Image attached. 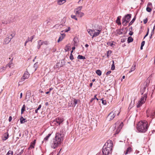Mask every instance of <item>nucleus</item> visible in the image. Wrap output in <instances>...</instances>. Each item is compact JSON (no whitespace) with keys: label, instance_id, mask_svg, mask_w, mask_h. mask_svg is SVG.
<instances>
[{"label":"nucleus","instance_id":"obj_38","mask_svg":"<svg viewBox=\"0 0 155 155\" xmlns=\"http://www.w3.org/2000/svg\"><path fill=\"white\" fill-rule=\"evenodd\" d=\"M114 42H111L110 41L108 42L107 43V45H110L111 47H113V45H114V44H113V43Z\"/></svg>","mask_w":155,"mask_h":155},{"label":"nucleus","instance_id":"obj_52","mask_svg":"<svg viewBox=\"0 0 155 155\" xmlns=\"http://www.w3.org/2000/svg\"><path fill=\"white\" fill-rule=\"evenodd\" d=\"M152 6V3L150 2H149L148 3L147 7H150Z\"/></svg>","mask_w":155,"mask_h":155},{"label":"nucleus","instance_id":"obj_1","mask_svg":"<svg viewBox=\"0 0 155 155\" xmlns=\"http://www.w3.org/2000/svg\"><path fill=\"white\" fill-rule=\"evenodd\" d=\"M113 142L111 140H108L104 146L102 148V153L104 155H107L111 153L113 147Z\"/></svg>","mask_w":155,"mask_h":155},{"label":"nucleus","instance_id":"obj_23","mask_svg":"<svg viewBox=\"0 0 155 155\" xmlns=\"http://www.w3.org/2000/svg\"><path fill=\"white\" fill-rule=\"evenodd\" d=\"M63 26V25L62 24H57L54 26L53 28H55L58 29L59 28H61Z\"/></svg>","mask_w":155,"mask_h":155},{"label":"nucleus","instance_id":"obj_54","mask_svg":"<svg viewBox=\"0 0 155 155\" xmlns=\"http://www.w3.org/2000/svg\"><path fill=\"white\" fill-rule=\"evenodd\" d=\"M145 42L144 41H142V42L141 43V45L142 46H143L145 44Z\"/></svg>","mask_w":155,"mask_h":155},{"label":"nucleus","instance_id":"obj_63","mask_svg":"<svg viewBox=\"0 0 155 155\" xmlns=\"http://www.w3.org/2000/svg\"><path fill=\"white\" fill-rule=\"evenodd\" d=\"M70 28L69 27L68 28V30H65V31L66 32H68V31H70Z\"/></svg>","mask_w":155,"mask_h":155},{"label":"nucleus","instance_id":"obj_57","mask_svg":"<svg viewBox=\"0 0 155 155\" xmlns=\"http://www.w3.org/2000/svg\"><path fill=\"white\" fill-rule=\"evenodd\" d=\"M147 22V18L143 20V23L144 24H146Z\"/></svg>","mask_w":155,"mask_h":155},{"label":"nucleus","instance_id":"obj_9","mask_svg":"<svg viewBox=\"0 0 155 155\" xmlns=\"http://www.w3.org/2000/svg\"><path fill=\"white\" fill-rule=\"evenodd\" d=\"M29 76V74L27 71H25L23 74V76L21 77V80L24 81L25 79L28 78Z\"/></svg>","mask_w":155,"mask_h":155},{"label":"nucleus","instance_id":"obj_33","mask_svg":"<svg viewBox=\"0 0 155 155\" xmlns=\"http://www.w3.org/2000/svg\"><path fill=\"white\" fill-rule=\"evenodd\" d=\"M82 8V6H79L74 9V12H76L77 11H81Z\"/></svg>","mask_w":155,"mask_h":155},{"label":"nucleus","instance_id":"obj_58","mask_svg":"<svg viewBox=\"0 0 155 155\" xmlns=\"http://www.w3.org/2000/svg\"><path fill=\"white\" fill-rule=\"evenodd\" d=\"M50 19H48L45 22L47 24H48L50 22Z\"/></svg>","mask_w":155,"mask_h":155},{"label":"nucleus","instance_id":"obj_34","mask_svg":"<svg viewBox=\"0 0 155 155\" xmlns=\"http://www.w3.org/2000/svg\"><path fill=\"white\" fill-rule=\"evenodd\" d=\"M136 16H135L134 18L130 22L129 24V26H130L132 25V24L134 22V21L136 19Z\"/></svg>","mask_w":155,"mask_h":155},{"label":"nucleus","instance_id":"obj_26","mask_svg":"<svg viewBox=\"0 0 155 155\" xmlns=\"http://www.w3.org/2000/svg\"><path fill=\"white\" fill-rule=\"evenodd\" d=\"M51 135V134H48L47 136H46L44 138V140L42 141V142L43 143L44 141H47L48 140V139L49 137Z\"/></svg>","mask_w":155,"mask_h":155},{"label":"nucleus","instance_id":"obj_7","mask_svg":"<svg viewBox=\"0 0 155 155\" xmlns=\"http://www.w3.org/2000/svg\"><path fill=\"white\" fill-rule=\"evenodd\" d=\"M147 117H150V118H153L155 116V110L154 111H152L150 113L148 112V110H147Z\"/></svg>","mask_w":155,"mask_h":155},{"label":"nucleus","instance_id":"obj_15","mask_svg":"<svg viewBox=\"0 0 155 155\" xmlns=\"http://www.w3.org/2000/svg\"><path fill=\"white\" fill-rule=\"evenodd\" d=\"M35 37V35H33L31 37V40H30V38L29 37H28V38L27 40H26V41L25 42V46L26 45V44L28 42V41H31L32 42V40L33 39L34 37Z\"/></svg>","mask_w":155,"mask_h":155},{"label":"nucleus","instance_id":"obj_56","mask_svg":"<svg viewBox=\"0 0 155 155\" xmlns=\"http://www.w3.org/2000/svg\"><path fill=\"white\" fill-rule=\"evenodd\" d=\"M97 95L95 94L94 96V97L93 98L94 99H96L97 101L98 100V99L97 98L96 96Z\"/></svg>","mask_w":155,"mask_h":155},{"label":"nucleus","instance_id":"obj_22","mask_svg":"<svg viewBox=\"0 0 155 155\" xmlns=\"http://www.w3.org/2000/svg\"><path fill=\"white\" fill-rule=\"evenodd\" d=\"M8 133H6L5 134L4 136V138H2V140H5L8 138Z\"/></svg>","mask_w":155,"mask_h":155},{"label":"nucleus","instance_id":"obj_62","mask_svg":"<svg viewBox=\"0 0 155 155\" xmlns=\"http://www.w3.org/2000/svg\"><path fill=\"white\" fill-rule=\"evenodd\" d=\"M111 72V71H109L108 72H107L106 73L107 75H108L110 74Z\"/></svg>","mask_w":155,"mask_h":155},{"label":"nucleus","instance_id":"obj_45","mask_svg":"<svg viewBox=\"0 0 155 155\" xmlns=\"http://www.w3.org/2000/svg\"><path fill=\"white\" fill-rule=\"evenodd\" d=\"M71 17L72 18L75 19L76 20H77L78 19L76 18V16L75 15H71Z\"/></svg>","mask_w":155,"mask_h":155},{"label":"nucleus","instance_id":"obj_42","mask_svg":"<svg viewBox=\"0 0 155 155\" xmlns=\"http://www.w3.org/2000/svg\"><path fill=\"white\" fill-rule=\"evenodd\" d=\"M134 104V101L132 103V101H131L130 104L129 105V108L130 107V108L132 107H133V105Z\"/></svg>","mask_w":155,"mask_h":155},{"label":"nucleus","instance_id":"obj_13","mask_svg":"<svg viewBox=\"0 0 155 155\" xmlns=\"http://www.w3.org/2000/svg\"><path fill=\"white\" fill-rule=\"evenodd\" d=\"M11 39L9 38V36L8 35V37L5 39L3 41L4 44H7L11 41Z\"/></svg>","mask_w":155,"mask_h":155},{"label":"nucleus","instance_id":"obj_37","mask_svg":"<svg viewBox=\"0 0 155 155\" xmlns=\"http://www.w3.org/2000/svg\"><path fill=\"white\" fill-rule=\"evenodd\" d=\"M13 152L11 150H9L7 152L6 155H13Z\"/></svg>","mask_w":155,"mask_h":155},{"label":"nucleus","instance_id":"obj_24","mask_svg":"<svg viewBox=\"0 0 155 155\" xmlns=\"http://www.w3.org/2000/svg\"><path fill=\"white\" fill-rule=\"evenodd\" d=\"M12 60L13 59H12L11 60L9 61L8 63L5 66L6 68L7 67H8L9 68H10L12 67V65L13 64L12 63Z\"/></svg>","mask_w":155,"mask_h":155},{"label":"nucleus","instance_id":"obj_50","mask_svg":"<svg viewBox=\"0 0 155 155\" xmlns=\"http://www.w3.org/2000/svg\"><path fill=\"white\" fill-rule=\"evenodd\" d=\"M35 145V143H33L30 146V147L31 148H34Z\"/></svg>","mask_w":155,"mask_h":155},{"label":"nucleus","instance_id":"obj_49","mask_svg":"<svg viewBox=\"0 0 155 155\" xmlns=\"http://www.w3.org/2000/svg\"><path fill=\"white\" fill-rule=\"evenodd\" d=\"M102 100V103L104 105H106V102L105 100H103L102 99H101Z\"/></svg>","mask_w":155,"mask_h":155},{"label":"nucleus","instance_id":"obj_27","mask_svg":"<svg viewBox=\"0 0 155 155\" xmlns=\"http://www.w3.org/2000/svg\"><path fill=\"white\" fill-rule=\"evenodd\" d=\"M10 23L8 20H5L2 21V23L4 25H7Z\"/></svg>","mask_w":155,"mask_h":155},{"label":"nucleus","instance_id":"obj_36","mask_svg":"<svg viewBox=\"0 0 155 155\" xmlns=\"http://www.w3.org/2000/svg\"><path fill=\"white\" fill-rule=\"evenodd\" d=\"M96 73L99 76H101V71L100 70H97L96 71Z\"/></svg>","mask_w":155,"mask_h":155},{"label":"nucleus","instance_id":"obj_6","mask_svg":"<svg viewBox=\"0 0 155 155\" xmlns=\"http://www.w3.org/2000/svg\"><path fill=\"white\" fill-rule=\"evenodd\" d=\"M96 30V31H94V34L93 35V37H92V38H93L94 37L97 36L100 33L101 31L102 30V28H99L97 30Z\"/></svg>","mask_w":155,"mask_h":155},{"label":"nucleus","instance_id":"obj_44","mask_svg":"<svg viewBox=\"0 0 155 155\" xmlns=\"http://www.w3.org/2000/svg\"><path fill=\"white\" fill-rule=\"evenodd\" d=\"M143 104V103H142L140 102L139 101L137 105V107H139L140 106L142 105Z\"/></svg>","mask_w":155,"mask_h":155},{"label":"nucleus","instance_id":"obj_55","mask_svg":"<svg viewBox=\"0 0 155 155\" xmlns=\"http://www.w3.org/2000/svg\"><path fill=\"white\" fill-rule=\"evenodd\" d=\"M41 104H40L39 105L38 108L36 109V110H39L41 107Z\"/></svg>","mask_w":155,"mask_h":155},{"label":"nucleus","instance_id":"obj_41","mask_svg":"<svg viewBox=\"0 0 155 155\" xmlns=\"http://www.w3.org/2000/svg\"><path fill=\"white\" fill-rule=\"evenodd\" d=\"M15 33L11 34L9 36L11 40L15 36Z\"/></svg>","mask_w":155,"mask_h":155},{"label":"nucleus","instance_id":"obj_61","mask_svg":"<svg viewBox=\"0 0 155 155\" xmlns=\"http://www.w3.org/2000/svg\"><path fill=\"white\" fill-rule=\"evenodd\" d=\"M124 20V21H125V22L127 24V23H128L129 21V20H125V19H123Z\"/></svg>","mask_w":155,"mask_h":155},{"label":"nucleus","instance_id":"obj_25","mask_svg":"<svg viewBox=\"0 0 155 155\" xmlns=\"http://www.w3.org/2000/svg\"><path fill=\"white\" fill-rule=\"evenodd\" d=\"M47 41H42V40H39L38 41V45H39L41 46V45H43V43H47Z\"/></svg>","mask_w":155,"mask_h":155},{"label":"nucleus","instance_id":"obj_43","mask_svg":"<svg viewBox=\"0 0 155 155\" xmlns=\"http://www.w3.org/2000/svg\"><path fill=\"white\" fill-rule=\"evenodd\" d=\"M73 105L74 106H75L77 104V101L76 99H74V100L73 101Z\"/></svg>","mask_w":155,"mask_h":155},{"label":"nucleus","instance_id":"obj_11","mask_svg":"<svg viewBox=\"0 0 155 155\" xmlns=\"http://www.w3.org/2000/svg\"><path fill=\"white\" fill-rule=\"evenodd\" d=\"M147 87V84H144L142 86L140 90V92L141 94H143L145 91Z\"/></svg>","mask_w":155,"mask_h":155},{"label":"nucleus","instance_id":"obj_64","mask_svg":"<svg viewBox=\"0 0 155 155\" xmlns=\"http://www.w3.org/2000/svg\"><path fill=\"white\" fill-rule=\"evenodd\" d=\"M94 99L93 98H92L91 99L90 101V103H91L93 102V101H94Z\"/></svg>","mask_w":155,"mask_h":155},{"label":"nucleus","instance_id":"obj_46","mask_svg":"<svg viewBox=\"0 0 155 155\" xmlns=\"http://www.w3.org/2000/svg\"><path fill=\"white\" fill-rule=\"evenodd\" d=\"M122 24L124 26H127V24L124 21V20L123 19H122Z\"/></svg>","mask_w":155,"mask_h":155},{"label":"nucleus","instance_id":"obj_10","mask_svg":"<svg viewBox=\"0 0 155 155\" xmlns=\"http://www.w3.org/2000/svg\"><path fill=\"white\" fill-rule=\"evenodd\" d=\"M147 98V96L146 94H144L143 96L142 97L140 100L139 101L140 102L142 103H144L146 100V99Z\"/></svg>","mask_w":155,"mask_h":155},{"label":"nucleus","instance_id":"obj_31","mask_svg":"<svg viewBox=\"0 0 155 155\" xmlns=\"http://www.w3.org/2000/svg\"><path fill=\"white\" fill-rule=\"evenodd\" d=\"M135 67H136V65L135 64H134L133 66L131 67V68L129 71V73H130L131 72L134 71L135 69Z\"/></svg>","mask_w":155,"mask_h":155},{"label":"nucleus","instance_id":"obj_16","mask_svg":"<svg viewBox=\"0 0 155 155\" xmlns=\"http://www.w3.org/2000/svg\"><path fill=\"white\" fill-rule=\"evenodd\" d=\"M87 31L89 35L91 36H92V37L93 34H94V30L88 29H87Z\"/></svg>","mask_w":155,"mask_h":155},{"label":"nucleus","instance_id":"obj_18","mask_svg":"<svg viewBox=\"0 0 155 155\" xmlns=\"http://www.w3.org/2000/svg\"><path fill=\"white\" fill-rule=\"evenodd\" d=\"M65 36V35L64 34H61V36H60L59 37V39L57 41L58 42H59L60 41H62L64 37Z\"/></svg>","mask_w":155,"mask_h":155},{"label":"nucleus","instance_id":"obj_5","mask_svg":"<svg viewBox=\"0 0 155 155\" xmlns=\"http://www.w3.org/2000/svg\"><path fill=\"white\" fill-rule=\"evenodd\" d=\"M117 111L114 110L110 113L107 117V119L109 121L112 120L115 117Z\"/></svg>","mask_w":155,"mask_h":155},{"label":"nucleus","instance_id":"obj_4","mask_svg":"<svg viewBox=\"0 0 155 155\" xmlns=\"http://www.w3.org/2000/svg\"><path fill=\"white\" fill-rule=\"evenodd\" d=\"M115 124L116 126H115V129L114 130L115 134H118L119 132L123 126L122 122H121L120 123V122L117 121Z\"/></svg>","mask_w":155,"mask_h":155},{"label":"nucleus","instance_id":"obj_8","mask_svg":"<svg viewBox=\"0 0 155 155\" xmlns=\"http://www.w3.org/2000/svg\"><path fill=\"white\" fill-rule=\"evenodd\" d=\"M64 121V120L63 118H56L54 121L53 122L54 123V124H56V123L58 124V125H60Z\"/></svg>","mask_w":155,"mask_h":155},{"label":"nucleus","instance_id":"obj_48","mask_svg":"<svg viewBox=\"0 0 155 155\" xmlns=\"http://www.w3.org/2000/svg\"><path fill=\"white\" fill-rule=\"evenodd\" d=\"M69 58L71 60H72L74 59L73 56L72 55V54H71Z\"/></svg>","mask_w":155,"mask_h":155},{"label":"nucleus","instance_id":"obj_32","mask_svg":"<svg viewBox=\"0 0 155 155\" xmlns=\"http://www.w3.org/2000/svg\"><path fill=\"white\" fill-rule=\"evenodd\" d=\"M78 59H86V58L85 57L82 56V55H78Z\"/></svg>","mask_w":155,"mask_h":155},{"label":"nucleus","instance_id":"obj_19","mask_svg":"<svg viewBox=\"0 0 155 155\" xmlns=\"http://www.w3.org/2000/svg\"><path fill=\"white\" fill-rule=\"evenodd\" d=\"M121 18V16H118L117 18V20H116V23H117V24L119 25H121V23L120 21Z\"/></svg>","mask_w":155,"mask_h":155},{"label":"nucleus","instance_id":"obj_53","mask_svg":"<svg viewBox=\"0 0 155 155\" xmlns=\"http://www.w3.org/2000/svg\"><path fill=\"white\" fill-rule=\"evenodd\" d=\"M149 28H148V31L147 33V34H146V35H145L144 36V38H145L148 35V33H149Z\"/></svg>","mask_w":155,"mask_h":155},{"label":"nucleus","instance_id":"obj_51","mask_svg":"<svg viewBox=\"0 0 155 155\" xmlns=\"http://www.w3.org/2000/svg\"><path fill=\"white\" fill-rule=\"evenodd\" d=\"M74 46H77V42L75 41V39H74Z\"/></svg>","mask_w":155,"mask_h":155},{"label":"nucleus","instance_id":"obj_29","mask_svg":"<svg viewBox=\"0 0 155 155\" xmlns=\"http://www.w3.org/2000/svg\"><path fill=\"white\" fill-rule=\"evenodd\" d=\"M20 123L21 124H23L25 122V119L24 118L22 117H21L20 118Z\"/></svg>","mask_w":155,"mask_h":155},{"label":"nucleus","instance_id":"obj_20","mask_svg":"<svg viewBox=\"0 0 155 155\" xmlns=\"http://www.w3.org/2000/svg\"><path fill=\"white\" fill-rule=\"evenodd\" d=\"M66 0H58L57 3L58 5H61L64 3L66 2Z\"/></svg>","mask_w":155,"mask_h":155},{"label":"nucleus","instance_id":"obj_30","mask_svg":"<svg viewBox=\"0 0 155 155\" xmlns=\"http://www.w3.org/2000/svg\"><path fill=\"white\" fill-rule=\"evenodd\" d=\"M26 106L25 105H23L21 109V114H22L23 112L25 110Z\"/></svg>","mask_w":155,"mask_h":155},{"label":"nucleus","instance_id":"obj_39","mask_svg":"<svg viewBox=\"0 0 155 155\" xmlns=\"http://www.w3.org/2000/svg\"><path fill=\"white\" fill-rule=\"evenodd\" d=\"M112 53V51L110 50L108 51L107 52V57L109 58V57Z\"/></svg>","mask_w":155,"mask_h":155},{"label":"nucleus","instance_id":"obj_47","mask_svg":"<svg viewBox=\"0 0 155 155\" xmlns=\"http://www.w3.org/2000/svg\"><path fill=\"white\" fill-rule=\"evenodd\" d=\"M115 67L114 66V64H112L111 67V70H114L115 69Z\"/></svg>","mask_w":155,"mask_h":155},{"label":"nucleus","instance_id":"obj_60","mask_svg":"<svg viewBox=\"0 0 155 155\" xmlns=\"http://www.w3.org/2000/svg\"><path fill=\"white\" fill-rule=\"evenodd\" d=\"M133 34V32H132V31H130V32L129 33V35H132Z\"/></svg>","mask_w":155,"mask_h":155},{"label":"nucleus","instance_id":"obj_59","mask_svg":"<svg viewBox=\"0 0 155 155\" xmlns=\"http://www.w3.org/2000/svg\"><path fill=\"white\" fill-rule=\"evenodd\" d=\"M12 120V117L11 116H10L8 120L9 122H11Z\"/></svg>","mask_w":155,"mask_h":155},{"label":"nucleus","instance_id":"obj_17","mask_svg":"<svg viewBox=\"0 0 155 155\" xmlns=\"http://www.w3.org/2000/svg\"><path fill=\"white\" fill-rule=\"evenodd\" d=\"M31 92L30 91H27L26 96V99H29L31 95Z\"/></svg>","mask_w":155,"mask_h":155},{"label":"nucleus","instance_id":"obj_40","mask_svg":"<svg viewBox=\"0 0 155 155\" xmlns=\"http://www.w3.org/2000/svg\"><path fill=\"white\" fill-rule=\"evenodd\" d=\"M146 10L148 12H150L152 10V9L150 7H147L146 8Z\"/></svg>","mask_w":155,"mask_h":155},{"label":"nucleus","instance_id":"obj_3","mask_svg":"<svg viewBox=\"0 0 155 155\" xmlns=\"http://www.w3.org/2000/svg\"><path fill=\"white\" fill-rule=\"evenodd\" d=\"M62 135L59 133H56L55 139L53 140V143H52L51 147L54 149L56 148L59 144H60L63 141V139L62 138Z\"/></svg>","mask_w":155,"mask_h":155},{"label":"nucleus","instance_id":"obj_21","mask_svg":"<svg viewBox=\"0 0 155 155\" xmlns=\"http://www.w3.org/2000/svg\"><path fill=\"white\" fill-rule=\"evenodd\" d=\"M131 148L130 147H128L126 151L124 152L125 154L126 155L128 153H129L131 152Z\"/></svg>","mask_w":155,"mask_h":155},{"label":"nucleus","instance_id":"obj_28","mask_svg":"<svg viewBox=\"0 0 155 155\" xmlns=\"http://www.w3.org/2000/svg\"><path fill=\"white\" fill-rule=\"evenodd\" d=\"M6 69V67L3 66L0 68V72H3Z\"/></svg>","mask_w":155,"mask_h":155},{"label":"nucleus","instance_id":"obj_35","mask_svg":"<svg viewBox=\"0 0 155 155\" xmlns=\"http://www.w3.org/2000/svg\"><path fill=\"white\" fill-rule=\"evenodd\" d=\"M133 39L132 37L131 36L129 37L128 38L127 41H128V43H130V42H132V41H133Z\"/></svg>","mask_w":155,"mask_h":155},{"label":"nucleus","instance_id":"obj_2","mask_svg":"<svg viewBox=\"0 0 155 155\" xmlns=\"http://www.w3.org/2000/svg\"><path fill=\"white\" fill-rule=\"evenodd\" d=\"M148 127V123L147 121L145 120L140 121L137 124V129L139 132L145 133L147 131Z\"/></svg>","mask_w":155,"mask_h":155},{"label":"nucleus","instance_id":"obj_14","mask_svg":"<svg viewBox=\"0 0 155 155\" xmlns=\"http://www.w3.org/2000/svg\"><path fill=\"white\" fill-rule=\"evenodd\" d=\"M131 14H128L127 15H126L122 19L130 20V18H131Z\"/></svg>","mask_w":155,"mask_h":155},{"label":"nucleus","instance_id":"obj_12","mask_svg":"<svg viewBox=\"0 0 155 155\" xmlns=\"http://www.w3.org/2000/svg\"><path fill=\"white\" fill-rule=\"evenodd\" d=\"M74 12L76 15L80 17H82L84 15V14L81 12V11H77L76 12Z\"/></svg>","mask_w":155,"mask_h":155}]
</instances>
